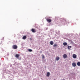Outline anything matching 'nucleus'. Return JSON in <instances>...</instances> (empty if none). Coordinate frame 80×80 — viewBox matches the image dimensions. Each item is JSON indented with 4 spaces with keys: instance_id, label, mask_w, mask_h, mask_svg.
Instances as JSON below:
<instances>
[{
    "instance_id": "nucleus-1",
    "label": "nucleus",
    "mask_w": 80,
    "mask_h": 80,
    "mask_svg": "<svg viewBox=\"0 0 80 80\" xmlns=\"http://www.w3.org/2000/svg\"><path fill=\"white\" fill-rule=\"evenodd\" d=\"M18 48V47L17 46L15 45H14L12 46V48L13 49H17Z\"/></svg>"
},
{
    "instance_id": "nucleus-2",
    "label": "nucleus",
    "mask_w": 80,
    "mask_h": 80,
    "mask_svg": "<svg viewBox=\"0 0 80 80\" xmlns=\"http://www.w3.org/2000/svg\"><path fill=\"white\" fill-rule=\"evenodd\" d=\"M31 31L33 33H35L37 32V30L35 29L32 28L31 29Z\"/></svg>"
},
{
    "instance_id": "nucleus-3",
    "label": "nucleus",
    "mask_w": 80,
    "mask_h": 80,
    "mask_svg": "<svg viewBox=\"0 0 80 80\" xmlns=\"http://www.w3.org/2000/svg\"><path fill=\"white\" fill-rule=\"evenodd\" d=\"M67 58V55L66 54H64L63 55V58Z\"/></svg>"
},
{
    "instance_id": "nucleus-4",
    "label": "nucleus",
    "mask_w": 80,
    "mask_h": 80,
    "mask_svg": "<svg viewBox=\"0 0 80 80\" xmlns=\"http://www.w3.org/2000/svg\"><path fill=\"white\" fill-rule=\"evenodd\" d=\"M46 20H47V22H48L49 23H50V22H52V20H51V19H47Z\"/></svg>"
},
{
    "instance_id": "nucleus-5",
    "label": "nucleus",
    "mask_w": 80,
    "mask_h": 80,
    "mask_svg": "<svg viewBox=\"0 0 80 80\" xmlns=\"http://www.w3.org/2000/svg\"><path fill=\"white\" fill-rule=\"evenodd\" d=\"M60 60V58L58 57H57L56 58V60L57 61H58L59 60Z\"/></svg>"
},
{
    "instance_id": "nucleus-6",
    "label": "nucleus",
    "mask_w": 80,
    "mask_h": 80,
    "mask_svg": "<svg viewBox=\"0 0 80 80\" xmlns=\"http://www.w3.org/2000/svg\"><path fill=\"white\" fill-rule=\"evenodd\" d=\"M73 67H76V63L75 62H73L72 64Z\"/></svg>"
},
{
    "instance_id": "nucleus-7",
    "label": "nucleus",
    "mask_w": 80,
    "mask_h": 80,
    "mask_svg": "<svg viewBox=\"0 0 80 80\" xmlns=\"http://www.w3.org/2000/svg\"><path fill=\"white\" fill-rule=\"evenodd\" d=\"M72 57L73 58H77V56L75 54H73Z\"/></svg>"
},
{
    "instance_id": "nucleus-8",
    "label": "nucleus",
    "mask_w": 80,
    "mask_h": 80,
    "mask_svg": "<svg viewBox=\"0 0 80 80\" xmlns=\"http://www.w3.org/2000/svg\"><path fill=\"white\" fill-rule=\"evenodd\" d=\"M27 38V37L26 36H24L22 37V39L23 40H25Z\"/></svg>"
},
{
    "instance_id": "nucleus-9",
    "label": "nucleus",
    "mask_w": 80,
    "mask_h": 80,
    "mask_svg": "<svg viewBox=\"0 0 80 80\" xmlns=\"http://www.w3.org/2000/svg\"><path fill=\"white\" fill-rule=\"evenodd\" d=\"M49 43L51 45H53V42L51 41Z\"/></svg>"
},
{
    "instance_id": "nucleus-10",
    "label": "nucleus",
    "mask_w": 80,
    "mask_h": 80,
    "mask_svg": "<svg viewBox=\"0 0 80 80\" xmlns=\"http://www.w3.org/2000/svg\"><path fill=\"white\" fill-rule=\"evenodd\" d=\"M19 56L20 55H19V54H17L15 55V57H16V58H18Z\"/></svg>"
},
{
    "instance_id": "nucleus-11",
    "label": "nucleus",
    "mask_w": 80,
    "mask_h": 80,
    "mask_svg": "<svg viewBox=\"0 0 80 80\" xmlns=\"http://www.w3.org/2000/svg\"><path fill=\"white\" fill-rule=\"evenodd\" d=\"M47 77H49V76H50V72H48L47 73Z\"/></svg>"
},
{
    "instance_id": "nucleus-12",
    "label": "nucleus",
    "mask_w": 80,
    "mask_h": 80,
    "mask_svg": "<svg viewBox=\"0 0 80 80\" xmlns=\"http://www.w3.org/2000/svg\"><path fill=\"white\" fill-rule=\"evenodd\" d=\"M63 45L64 46H66L67 45V42H64L63 43Z\"/></svg>"
},
{
    "instance_id": "nucleus-13",
    "label": "nucleus",
    "mask_w": 80,
    "mask_h": 80,
    "mask_svg": "<svg viewBox=\"0 0 80 80\" xmlns=\"http://www.w3.org/2000/svg\"><path fill=\"white\" fill-rule=\"evenodd\" d=\"M72 48V46H68V49H69V50H70V48Z\"/></svg>"
},
{
    "instance_id": "nucleus-14",
    "label": "nucleus",
    "mask_w": 80,
    "mask_h": 80,
    "mask_svg": "<svg viewBox=\"0 0 80 80\" xmlns=\"http://www.w3.org/2000/svg\"><path fill=\"white\" fill-rule=\"evenodd\" d=\"M77 65L78 66H80V62H78Z\"/></svg>"
},
{
    "instance_id": "nucleus-15",
    "label": "nucleus",
    "mask_w": 80,
    "mask_h": 80,
    "mask_svg": "<svg viewBox=\"0 0 80 80\" xmlns=\"http://www.w3.org/2000/svg\"><path fill=\"white\" fill-rule=\"evenodd\" d=\"M57 46V44H55L53 45V47H56Z\"/></svg>"
},
{
    "instance_id": "nucleus-16",
    "label": "nucleus",
    "mask_w": 80,
    "mask_h": 80,
    "mask_svg": "<svg viewBox=\"0 0 80 80\" xmlns=\"http://www.w3.org/2000/svg\"><path fill=\"white\" fill-rule=\"evenodd\" d=\"M28 52H32V49H28Z\"/></svg>"
},
{
    "instance_id": "nucleus-17",
    "label": "nucleus",
    "mask_w": 80,
    "mask_h": 80,
    "mask_svg": "<svg viewBox=\"0 0 80 80\" xmlns=\"http://www.w3.org/2000/svg\"><path fill=\"white\" fill-rule=\"evenodd\" d=\"M42 59H43V58H45V56H44V55L43 54L42 55Z\"/></svg>"
}]
</instances>
